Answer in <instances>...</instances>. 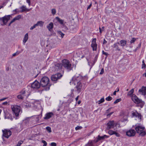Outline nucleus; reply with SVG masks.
Here are the masks:
<instances>
[{
    "label": "nucleus",
    "mask_w": 146,
    "mask_h": 146,
    "mask_svg": "<svg viewBox=\"0 0 146 146\" xmlns=\"http://www.w3.org/2000/svg\"><path fill=\"white\" fill-rule=\"evenodd\" d=\"M62 65L60 64H57L55 68L57 70L61 69L62 66L64 67L68 71H70L72 69V64L67 59H64L62 61Z\"/></svg>",
    "instance_id": "1"
},
{
    "label": "nucleus",
    "mask_w": 146,
    "mask_h": 146,
    "mask_svg": "<svg viewBox=\"0 0 146 146\" xmlns=\"http://www.w3.org/2000/svg\"><path fill=\"white\" fill-rule=\"evenodd\" d=\"M80 78L81 77L80 76H74L72 78L70 82L71 85L74 84L75 85L76 84V88L78 93L81 92L82 88V84L80 81Z\"/></svg>",
    "instance_id": "2"
},
{
    "label": "nucleus",
    "mask_w": 146,
    "mask_h": 146,
    "mask_svg": "<svg viewBox=\"0 0 146 146\" xmlns=\"http://www.w3.org/2000/svg\"><path fill=\"white\" fill-rule=\"evenodd\" d=\"M40 85L45 87V90H48L50 89L51 84L49 83V79L46 76L43 77L42 78L40 81Z\"/></svg>",
    "instance_id": "3"
},
{
    "label": "nucleus",
    "mask_w": 146,
    "mask_h": 146,
    "mask_svg": "<svg viewBox=\"0 0 146 146\" xmlns=\"http://www.w3.org/2000/svg\"><path fill=\"white\" fill-rule=\"evenodd\" d=\"M135 129L137 133L141 136H143L146 134V132L145 131V127L140 125H135Z\"/></svg>",
    "instance_id": "4"
},
{
    "label": "nucleus",
    "mask_w": 146,
    "mask_h": 146,
    "mask_svg": "<svg viewBox=\"0 0 146 146\" xmlns=\"http://www.w3.org/2000/svg\"><path fill=\"white\" fill-rule=\"evenodd\" d=\"M12 110L15 116L17 117L19 115L20 112H21V107L17 105L12 106Z\"/></svg>",
    "instance_id": "5"
},
{
    "label": "nucleus",
    "mask_w": 146,
    "mask_h": 146,
    "mask_svg": "<svg viewBox=\"0 0 146 146\" xmlns=\"http://www.w3.org/2000/svg\"><path fill=\"white\" fill-rule=\"evenodd\" d=\"M62 76V74L58 73L52 75L51 77V79L52 81L55 83L58 80L60 79Z\"/></svg>",
    "instance_id": "6"
},
{
    "label": "nucleus",
    "mask_w": 146,
    "mask_h": 146,
    "mask_svg": "<svg viewBox=\"0 0 146 146\" xmlns=\"http://www.w3.org/2000/svg\"><path fill=\"white\" fill-rule=\"evenodd\" d=\"M40 86V84L36 80L32 84L31 88L34 90H36L39 88Z\"/></svg>",
    "instance_id": "7"
},
{
    "label": "nucleus",
    "mask_w": 146,
    "mask_h": 146,
    "mask_svg": "<svg viewBox=\"0 0 146 146\" xmlns=\"http://www.w3.org/2000/svg\"><path fill=\"white\" fill-rule=\"evenodd\" d=\"M3 135L5 137L8 138L11 135V132L9 129H5L2 130Z\"/></svg>",
    "instance_id": "8"
},
{
    "label": "nucleus",
    "mask_w": 146,
    "mask_h": 146,
    "mask_svg": "<svg viewBox=\"0 0 146 146\" xmlns=\"http://www.w3.org/2000/svg\"><path fill=\"white\" fill-rule=\"evenodd\" d=\"M10 15H8L5 16L2 18H0V21H2L3 23V25H6L8 20L10 19Z\"/></svg>",
    "instance_id": "9"
},
{
    "label": "nucleus",
    "mask_w": 146,
    "mask_h": 146,
    "mask_svg": "<svg viewBox=\"0 0 146 146\" xmlns=\"http://www.w3.org/2000/svg\"><path fill=\"white\" fill-rule=\"evenodd\" d=\"M136 134L135 131L133 129H130L127 131L126 134L129 137H133Z\"/></svg>",
    "instance_id": "10"
},
{
    "label": "nucleus",
    "mask_w": 146,
    "mask_h": 146,
    "mask_svg": "<svg viewBox=\"0 0 146 146\" xmlns=\"http://www.w3.org/2000/svg\"><path fill=\"white\" fill-rule=\"evenodd\" d=\"M97 45V44L96 43V38H93L92 41L91 45V47L92 48L93 50H96Z\"/></svg>",
    "instance_id": "11"
},
{
    "label": "nucleus",
    "mask_w": 146,
    "mask_h": 146,
    "mask_svg": "<svg viewBox=\"0 0 146 146\" xmlns=\"http://www.w3.org/2000/svg\"><path fill=\"white\" fill-rule=\"evenodd\" d=\"M114 124L115 123L114 121H110L107 124V129H109L113 128Z\"/></svg>",
    "instance_id": "12"
},
{
    "label": "nucleus",
    "mask_w": 146,
    "mask_h": 146,
    "mask_svg": "<svg viewBox=\"0 0 146 146\" xmlns=\"http://www.w3.org/2000/svg\"><path fill=\"white\" fill-rule=\"evenodd\" d=\"M132 100L135 103L138 104L141 101V100L138 98L134 94H133L132 96Z\"/></svg>",
    "instance_id": "13"
},
{
    "label": "nucleus",
    "mask_w": 146,
    "mask_h": 146,
    "mask_svg": "<svg viewBox=\"0 0 146 146\" xmlns=\"http://www.w3.org/2000/svg\"><path fill=\"white\" fill-rule=\"evenodd\" d=\"M139 93L142 95H146V87L142 86L141 89L139 90Z\"/></svg>",
    "instance_id": "14"
},
{
    "label": "nucleus",
    "mask_w": 146,
    "mask_h": 146,
    "mask_svg": "<svg viewBox=\"0 0 146 146\" xmlns=\"http://www.w3.org/2000/svg\"><path fill=\"white\" fill-rule=\"evenodd\" d=\"M54 115V113L52 112H48L46 113L45 116L44 117V119H48L53 116Z\"/></svg>",
    "instance_id": "15"
},
{
    "label": "nucleus",
    "mask_w": 146,
    "mask_h": 146,
    "mask_svg": "<svg viewBox=\"0 0 146 146\" xmlns=\"http://www.w3.org/2000/svg\"><path fill=\"white\" fill-rule=\"evenodd\" d=\"M109 137V136H108L105 135L102 136H100L99 135L97 137V140L96 141L95 140H94V142H95V143L97 142L100 140H103L106 138H108Z\"/></svg>",
    "instance_id": "16"
},
{
    "label": "nucleus",
    "mask_w": 146,
    "mask_h": 146,
    "mask_svg": "<svg viewBox=\"0 0 146 146\" xmlns=\"http://www.w3.org/2000/svg\"><path fill=\"white\" fill-rule=\"evenodd\" d=\"M108 134L110 135H115L117 137H119L120 136V134L115 131L112 130H110L108 131Z\"/></svg>",
    "instance_id": "17"
},
{
    "label": "nucleus",
    "mask_w": 146,
    "mask_h": 146,
    "mask_svg": "<svg viewBox=\"0 0 146 146\" xmlns=\"http://www.w3.org/2000/svg\"><path fill=\"white\" fill-rule=\"evenodd\" d=\"M132 115L133 117H135L139 119L141 118V115L137 111H135L132 113Z\"/></svg>",
    "instance_id": "18"
},
{
    "label": "nucleus",
    "mask_w": 146,
    "mask_h": 146,
    "mask_svg": "<svg viewBox=\"0 0 146 146\" xmlns=\"http://www.w3.org/2000/svg\"><path fill=\"white\" fill-rule=\"evenodd\" d=\"M53 27V24L52 22H50L48 25L46 27L48 30L50 32H51Z\"/></svg>",
    "instance_id": "19"
},
{
    "label": "nucleus",
    "mask_w": 146,
    "mask_h": 146,
    "mask_svg": "<svg viewBox=\"0 0 146 146\" xmlns=\"http://www.w3.org/2000/svg\"><path fill=\"white\" fill-rule=\"evenodd\" d=\"M57 21L60 24L64 26L65 24V22H64L63 20L60 19L58 17H56L55 18Z\"/></svg>",
    "instance_id": "20"
},
{
    "label": "nucleus",
    "mask_w": 146,
    "mask_h": 146,
    "mask_svg": "<svg viewBox=\"0 0 146 146\" xmlns=\"http://www.w3.org/2000/svg\"><path fill=\"white\" fill-rule=\"evenodd\" d=\"M28 33H27L24 36L23 40V42L24 44H25V43L28 40Z\"/></svg>",
    "instance_id": "21"
},
{
    "label": "nucleus",
    "mask_w": 146,
    "mask_h": 146,
    "mask_svg": "<svg viewBox=\"0 0 146 146\" xmlns=\"http://www.w3.org/2000/svg\"><path fill=\"white\" fill-rule=\"evenodd\" d=\"M119 43L121 46L124 47L126 44L127 42L125 40H121Z\"/></svg>",
    "instance_id": "22"
},
{
    "label": "nucleus",
    "mask_w": 146,
    "mask_h": 146,
    "mask_svg": "<svg viewBox=\"0 0 146 146\" xmlns=\"http://www.w3.org/2000/svg\"><path fill=\"white\" fill-rule=\"evenodd\" d=\"M118 44H119V42H118L117 43L114 44L113 45V47L114 48H115L116 50L119 51H120V50L119 48V47L118 45Z\"/></svg>",
    "instance_id": "23"
},
{
    "label": "nucleus",
    "mask_w": 146,
    "mask_h": 146,
    "mask_svg": "<svg viewBox=\"0 0 146 146\" xmlns=\"http://www.w3.org/2000/svg\"><path fill=\"white\" fill-rule=\"evenodd\" d=\"M93 141L92 140H90L89 141L87 144H86L85 146H94L93 144Z\"/></svg>",
    "instance_id": "24"
},
{
    "label": "nucleus",
    "mask_w": 146,
    "mask_h": 146,
    "mask_svg": "<svg viewBox=\"0 0 146 146\" xmlns=\"http://www.w3.org/2000/svg\"><path fill=\"white\" fill-rule=\"evenodd\" d=\"M38 26H39L40 27H42L43 26L44 23L42 21H38L36 23Z\"/></svg>",
    "instance_id": "25"
},
{
    "label": "nucleus",
    "mask_w": 146,
    "mask_h": 146,
    "mask_svg": "<svg viewBox=\"0 0 146 146\" xmlns=\"http://www.w3.org/2000/svg\"><path fill=\"white\" fill-rule=\"evenodd\" d=\"M20 8L22 9L21 11V12H24V11H26L27 10V8L26 7V6H25L24 5L22 6H21Z\"/></svg>",
    "instance_id": "26"
},
{
    "label": "nucleus",
    "mask_w": 146,
    "mask_h": 146,
    "mask_svg": "<svg viewBox=\"0 0 146 146\" xmlns=\"http://www.w3.org/2000/svg\"><path fill=\"white\" fill-rule=\"evenodd\" d=\"M145 104V103L144 102L142 101L141 100V101H140V102L138 103V104H139V106L141 108H142L144 104Z\"/></svg>",
    "instance_id": "27"
},
{
    "label": "nucleus",
    "mask_w": 146,
    "mask_h": 146,
    "mask_svg": "<svg viewBox=\"0 0 146 146\" xmlns=\"http://www.w3.org/2000/svg\"><path fill=\"white\" fill-rule=\"evenodd\" d=\"M26 93V91L25 90H23L20 92V94L21 95L23 96L24 97L25 96V94Z\"/></svg>",
    "instance_id": "28"
},
{
    "label": "nucleus",
    "mask_w": 146,
    "mask_h": 146,
    "mask_svg": "<svg viewBox=\"0 0 146 146\" xmlns=\"http://www.w3.org/2000/svg\"><path fill=\"white\" fill-rule=\"evenodd\" d=\"M134 92V89L133 88L131 89L128 93L127 95L128 96H131L133 93Z\"/></svg>",
    "instance_id": "29"
},
{
    "label": "nucleus",
    "mask_w": 146,
    "mask_h": 146,
    "mask_svg": "<svg viewBox=\"0 0 146 146\" xmlns=\"http://www.w3.org/2000/svg\"><path fill=\"white\" fill-rule=\"evenodd\" d=\"M33 104H34V106H35L37 107V106L39 105V102L38 101H35L34 102Z\"/></svg>",
    "instance_id": "30"
},
{
    "label": "nucleus",
    "mask_w": 146,
    "mask_h": 146,
    "mask_svg": "<svg viewBox=\"0 0 146 146\" xmlns=\"http://www.w3.org/2000/svg\"><path fill=\"white\" fill-rule=\"evenodd\" d=\"M46 130L47 131L49 132L50 133L52 131L51 130V128L50 127L47 126L46 128Z\"/></svg>",
    "instance_id": "31"
},
{
    "label": "nucleus",
    "mask_w": 146,
    "mask_h": 146,
    "mask_svg": "<svg viewBox=\"0 0 146 146\" xmlns=\"http://www.w3.org/2000/svg\"><path fill=\"white\" fill-rule=\"evenodd\" d=\"M21 52L19 51H17L15 53L13 54V56H15L16 55H17L19 54V53H21Z\"/></svg>",
    "instance_id": "32"
},
{
    "label": "nucleus",
    "mask_w": 146,
    "mask_h": 146,
    "mask_svg": "<svg viewBox=\"0 0 146 146\" xmlns=\"http://www.w3.org/2000/svg\"><path fill=\"white\" fill-rule=\"evenodd\" d=\"M23 142V141H19L16 145L15 146H20L21 144H22Z\"/></svg>",
    "instance_id": "33"
},
{
    "label": "nucleus",
    "mask_w": 146,
    "mask_h": 146,
    "mask_svg": "<svg viewBox=\"0 0 146 146\" xmlns=\"http://www.w3.org/2000/svg\"><path fill=\"white\" fill-rule=\"evenodd\" d=\"M24 97L22 95L20 94L17 96V98L19 99H23Z\"/></svg>",
    "instance_id": "34"
},
{
    "label": "nucleus",
    "mask_w": 146,
    "mask_h": 146,
    "mask_svg": "<svg viewBox=\"0 0 146 146\" xmlns=\"http://www.w3.org/2000/svg\"><path fill=\"white\" fill-rule=\"evenodd\" d=\"M112 99V98L110 96H109L106 98V100L108 101H110Z\"/></svg>",
    "instance_id": "35"
},
{
    "label": "nucleus",
    "mask_w": 146,
    "mask_h": 146,
    "mask_svg": "<svg viewBox=\"0 0 146 146\" xmlns=\"http://www.w3.org/2000/svg\"><path fill=\"white\" fill-rule=\"evenodd\" d=\"M21 17V16L20 15H19L15 17L14 18L16 20H19Z\"/></svg>",
    "instance_id": "36"
},
{
    "label": "nucleus",
    "mask_w": 146,
    "mask_h": 146,
    "mask_svg": "<svg viewBox=\"0 0 146 146\" xmlns=\"http://www.w3.org/2000/svg\"><path fill=\"white\" fill-rule=\"evenodd\" d=\"M98 55H96L94 58V60L93 61V65L94 64L95 62H96L98 58Z\"/></svg>",
    "instance_id": "37"
},
{
    "label": "nucleus",
    "mask_w": 146,
    "mask_h": 146,
    "mask_svg": "<svg viewBox=\"0 0 146 146\" xmlns=\"http://www.w3.org/2000/svg\"><path fill=\"white\" fill-rule=\"evenodd\" d=\"M121 100V98L118 99L116 100L114 102V104H116Z\"/></svg>",
    "instance_id": "38"
},
{
    "label": "nucleus",
    "mask_w": 146,
    "mask_h": 146,
    "mask_svg": "<svg viewBox=\"0 0 146 146\" xmlns=\"http://www.w3.org/2000/svg\"><path fill=\"white\" fill-rule=\"evenodd\" d=\"M82 127L81 126H77L75 127V129L76 130H78L81 129Z\"/></svg>",
    "instance_id": "39"
},
{
    "label": "nucleus",
    "mask_w": 146,
    "mask_h": 146,
    "mask_svg": "<svg viewBox=\"0 0 146 146\" xmlns=\"http://www.w3.org/2000/svg\"><path fill=\"white\" fill-rule=\"evenodd\" d=\"M74 91V90L73 89H72L71 90V94L70 95V96L72 97V98L74 97V94H73V92Z\"/></svg>",
    "instance_id": "40"
},
{
    "label": "nucleus",
    "mask_w": 146,
    "mask_h": 146,
    "mask_svg": "<svg viewBox=\"0 0 146 146\" xmlns=\"http://www.w3.org/2000/svg\"><path fill=\"white\" fill-rule=\"evenodd\" d=\"M41 142L44 143V145L43 146H46L47 145V143L46 141L44 140H42Z\"/></svg>",
    "instance_id": "41"
},
{
    "label": "nucleus",
    "mask_w": 146,
    "mask_h": 146,
    "mask_svg": "<svg viewBox=\"0 0 146 146\" xmlns=\"http://www.w3.org/2000/svg\"><path fill=\"white\" fill-rule=\"evenodd\" d=\"M52 14L54 15L56 13V10L54 9H52Z\"/></svg>",
    "instance_id": "42"
},
{
    "label": "nucleus",
    "mask_w": 146,
    "mask_h": 146,
    "mask_svg": "<svg viewBox=\"0 0 146 146\" xmlns=\"http://www.w3.org/2000/svg\"><path fill=\"white\" fill-rule=\"evenodd\" d=\"M104 101V98H102L100 99V100L99 101V104H100V103H102Z\"/></svg>",
    "instance_id": "43"
},
{
    "label": "nucleus",
    "mask_w": 146,
    "mask_h": 146,
    "mask_svg": "<svg viewBox=\"0 0 146 146\" xmlns=\"http://www.w3.org/2000/svg\"><path fill=\"white\" fill-rule=\"evenodd\" d=\"M104 27H103L101 29L100 27L99 28L100 32L101 33L102 31L104 30Z\"/></svg>",
    "instance_id": "44"
},
{
    "label": "nucleus",
    "mask_w": 146,
    "mask_h": 146,
    "mask_svg": "<svg viewBox=\"0 0 146 146\" xmlns=\"http://www.w3.org/2000/svg\"><path fill=\"white\" fill-rule=\"evenodd\" d=\"M145 63L144 60H143L142 61V68H145Z\"/></svg>",
    "instance_id": "45"
},
{
    "label": "nucleus",
    "mask_w": 146,
    "mask_h": 146,
    "mask_svg": "<svg viewBox=\"0 0 146 146\" xmlns=\"http://www.w3.org/2000/svg\"><path fill=\"white\" fill-rule=\"evenodd\" d=\"M136 40V39L135 38H133L132 40L130 41V43H133Z\"/></svg>",
    "instance_id": "46"
},
{
    "label": "nucleus",
    "mask_w": 146,
    "mask_h": 146,
    "mask_svg": "<svg viewBox=\"0 0 146 146\" xmlns=\"http://www.w3.org/2000/svg\"><path fill=\"white\" fill-rule=\"evenodd\" d=\"M51 146H56V143L54 142H52L50 143Z\"/></svg>",
    "instance_id": "47"
},
{
    "label": "nucleus",
    "mask_w": 146,
    "mask_h": 146,
    "mask_svg": "<svg viewBox=\"0 0 146 146\" xmlns=\"http://www.w3.org/2000/svg\"><path fill=\"white\" fill-rule=\"evenodd\" d=\"M59 33L60 35H61L62 38H63L64 35V34L63 33H62L61 31L59 32Z\"/></svg>",
    "instance_id": "48"
},
{
    "label": "nucleus",
    "mask_w": 146,
    "mask_h": 146,
    "mask_svg": "<svg viewBox=\"0 0 146 146\" xmlns=\"http://www.w3.org/2000/svg\"><path fill=\"white\" fill-rule=\"evenodd\" d=\"M102 54H103L107 56L108 55V53L105 52L104 50L102 51Z\"/></svg>",
    "instance_id": "49"
},
{
    "label": "nucleus",
    "mask_w": 146,
    "mask_h": 146,
    "mask_svg": "<svg viewBox=\"0 0 146 146\" xmlns=\"http://www.w3.org/2000/svg\"><path fill=\"white\" fill-rule=\"evenodd\" d=\"M104 72V69L103 68L101 70V71L100 73V74H101V75L102 74H103Z\"/></svg>",
    "instance_id": "50"
},
{
    "label": "nucleus",
    "mask_w": 146,
    "mask_h": 146,
    "mask_svg": "<svg viewBox=\"0 0 146 146\" xmlns=\"http://www.w3.org/2000/svg\"><path fill=\"white\" fill-rule=\"evenodd\" d=\"M27 2L29 4V5H31V2L30 0H26Z\"/></svg>",
    "instance_id": "51"
},
{
    "label": "nucleus",
    "mask_w": 146,
    "mask_h": 146,
    "mask_svg": "<svg viewBox=\"0 0 146 146\" xmlns=\"http://www.w3.org/2000/svg\"><path fill=\"white\" fill-rule=\"evenodd\" d=\"M113 113V112H111V113L108 114L107 115V116L109 117L110 116H111Z\"/></svg>",
    "instance_id": "52"
},
{
    "label": "nucleus",
    "mask_w": 146,
    "mask_h": 146,
    "mask_svg": "<svg viewBox=\"0 0 146 146\" xmlns=\"http://www.w3.org/2000/svg\"><path fill=\"white\" fill-rule=\"evenodd\" d=\"M15 21H16L15 19V18H14L12 21H11V23H12L13 22H14Z\"/></svg>",
    "instance_id": "53"
},
{
    "label": "nucleus",
    "mask_w": 146,
    "mask_h": 146,
    "mask_svg": "<svg viewBox=\"0 0 146 146\" xmlns=\"http://www.w3.org/2000/svg\"><path fill=\"white\" fill-rule=\"evenodd\" d=\"M92 6V3H91L88 6V7L87 8V9L88 10Z\"/></svg>",
    "instance_id": "54"
},
{
    "label": "nucleus",
    "mask_w": 146,
    "mask_h": 146,
    "mask_svg": "<svg viewBox=\"0 0 146 146\" xmlns=\"http://www.w3.org/2000/svg\"><path fill=\"white\" fill-rule=\"evenodd\" d=\"M107 43V41L105 40V39H104V40L103 41V44H106Z\"/></svg>",
    "instance_id": "55"
},
{
    "label": "nucleus",
    "mask_w": 146,
    "mask_h": 146,
    "mask_svg": "<svg viewBox=\"0 0 146 146\" xmlns=\"http://www.w3.org/2000/svg\"><path fill=\"white\" fill-rule=\"evenodd\" d=\"M18 10V9H16L13 10V12H16V13H17V12H18V11H17Z\"/></svg>",
    "instance_id": "56"
},
{
    "label": "nucleus",
    "mask_w": 146,
    "mask_h": 146,
    "mask_svg": "<svg viewBox=\"0 0 146 146\" xmlns=\"http://www.w3.org/2000/svg\"><path fill=\"white\" fill-rule=\"evenodd\" d=\"M7 98H2V99H0V101H3V100H6Z\"/></svg>",
    "instance_id": "57"
},
{
    "label": "nucleus",
    "mask_w": 146,
    "mask_h": 146,
    "mask_svg": "<svg viewBox=\"0 0 146 146\" xmlns=\"http://www.w3.org/2000/svg\"><path fill=\"white\" fill-rule=\"evenodd\" d=\"M79 97V96H78L76 98L75 100L76 101H77L78 99V98Z\"/></svg>",
    "instance_id": "58"
},
{
    "label": "nucleus",
    "mask_w": 146,
    "mask_h": 146,
    "mask_svg": "<svg viewBox=\"0 0 146 146\" xmlns=\"http://www.w3.org/2000/svg\"><path fill=\"white\" fill-rule=\"evenodd\" d=\"M33 26L34 27V28H35L37 27V26H38V25H37V23H36V24H35L34 25H33Z\"/></svg>",
    "instance_id": "59"
},
{
    "label": "nucleus",
    "mask_w": 146,
    "mask_h": 146,
    "mask_svg": "<svg viewBox=\"0 0 146 146\" xmlns=\"http://www.w3.org/2000/svg\"><path fill=\"white\" fill-rule=\"evenodd\" d=\"M34 29H35V28L33 26L31 27L30 29L31 30H32Z\"/></svg>",
    "instance_id": "60"
},
{
    "label": "nucleus",
    "mask_w": 146,
    "mask_h": 146,
    "mask_svg": "<svg viewBox=\"0 0 146 146\" xmlns=\"http://www.w3.org/2000/svg\"><path fill=\"white\" fill-rule=\"evenodd\" d=\"M8 103L7 102H3V105H6Z\"/></svg>",
    "instance_id": "61"
},
{
    "label": "nucleus",
    "mask_w": 146,
    "mask_h": 146,
    "mask_svg": "<svg viewBox=\"0 0 146 146\" xmlns=\"http://www.w3.org/2000/svg\"><path fill=\"white\" fill-rule=\"evenodd\" d=\"M117 92L116 91H115L113 93V94L114 95H115L116 94V92Z\"/></svg>",
    "instance_id": "62"
},
{
    "label": "nucleus",
    "mask_w": 146,
    "mask_h": 146,
    "mask_svg": "<svg viewBox=\"0 0 146 146\" xmlns=\"http://www.w3.org/2000/svg\"><path fill=\"white\" fill-rule=\"evenodd\" d=\"M111 108H109L107 110H106V112L108 113V112L109 111H110Z\"/></svg>",
    "instance_id": "63"
},
{
    "label": "nucleus",
    "mask_w": 146,
    "mask_h": 146,
    "mask_svg": "<svg viewBox=\"0 0 146 146\" xmlns=\"http://www.w3.org/2000/svg\"><path fill=\"white\" fill-rule=\"evenodd\" d=\"M143 76H145L146 78V72H145V73L144 74H143Z\"/></svg>",
    "instance_id": "64"
}]
</instances>
